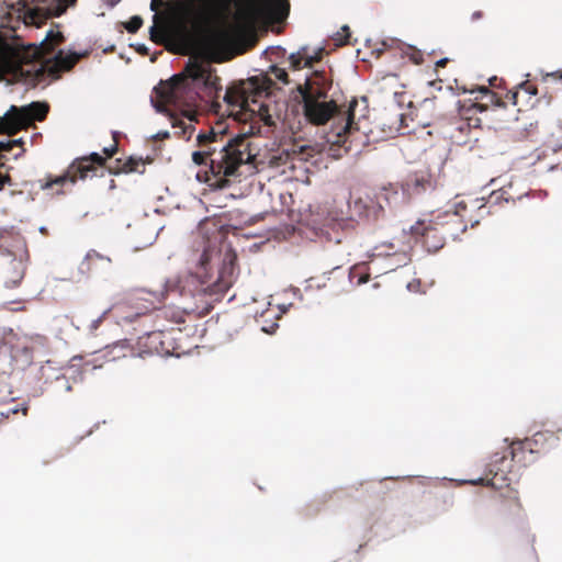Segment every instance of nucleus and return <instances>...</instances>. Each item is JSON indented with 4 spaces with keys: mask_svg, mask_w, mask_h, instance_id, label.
<instances>
[{
    "mask_svg": "<svg viewBox=\"0 0 562 562\" xmlns=\"http://www.w3.org/2000/svg\"><path fill=\"white\" fill-rule=\"evenodd\" d=\"M502 200H504L505 202H514L515 200L513 199V196H510L508 194V192L504 189L499 190V191H496V192H493L490 196V202L491 203H498L501 202Z\"/></svg>",
    "mask_w": 562,
    "mask_h": 562,
    "instance_id": "bb28decb",
    "label": "nucleus"
},
{
    "mask_svg": "<svg viewBox=\"0 0 562 562\" xmlns=\"http://www.w3.org/2000/svg\"><path fill=\"white\" fill-rule=\"evenodd\" d=\"M368 280H369V274H366V273L364 274H360L357 283L358 284H362V283L368 282Z\"/></svg>",
    "mask_w": 562,
    "mask_h": 562,
    "instance_id": "4c0bfd02",
    "label": "nucleus"
},
{
    "mask_svg": "<svg viewBox=\"0 0 562 562\" xmlns=\"http://www.w3.org/2000/svg\"><path fill=\"white\" fill-rule=\"evenodd\" d=\"M327 221H328V225L331 226L334 229L336 227H339L342 231H345L346 228L352 226V221L349 217H344V216L333 217V216H330L327 218Z\"/></svg>",
    "mask_w": 562,
    "mask_h": 562,
    "instance_id": "5701e85b",
    "label": "nucleus"
},
{
    "mask_svg": "<svg viewBox=\"0 0 562 562\" xmlns=\"http://www.w3.org/2000/svg\"><path fill=\"white\" fill-rule=\"evenodd\" d=\"M181 334V329H169V330H157L151 331L147 335L146 339L149 344L151 350H155L158 353H176L179 355L181 352L180 347L169 348L170 340H177V335Z\"/></svg>",
    "mask_w": 562,
    "mask_h": 562,
    "instance_id": "dca6fc26",
    "label": "nucleus"
},
{
    "mask_svg": "<svg viewBox=\"0 0 562 562\" xmlns=\"http://www.w3.org/2000/svg\"><path fill=\"white\" fill-rule=\"evenodd\" d=\"M48 110L49 106L46 103L32 102L26 108H18V113L27 119V122L25 123V127H27L34 120L43 121L46 117Z\"/></svg>",
    "mask_w": 562,
    "mask_h": 562,
    "instance_id": "6ab92c4d",
    "label": "nucleus"
},
{
    "mask_svg": "<svg viewBox=\"0 0 562 562\" xmlns=\"http://www.w3.org/2000/svg\"><path fill=\"white\" fill-rule=\"evenodd\" d=\"M143 25V19L139 15L132 16L125 24L128 33H136Z\"/></svg>",
    "mask_w": 562,
    "mask_h": 562,
    "instance_id": "a878e982",
    "label": "nucleus"
},
{
    "mask_svg": "<svg viewBox=\"0 0 562 562\" xmlns=\"http://www.w3.org/2000/svg\"><path fill=\"white\" fill-rule=\"evenodd\" d=\"M518 95H519V91H508L507 94H506V98L514 104V105H517L518 104Z\"/></svg>",
    "mask_w": 562,
    "mask_h": 562,
    "instance_id": "473e14b6",
    "label": "nucleus"
},
{
    "mask_svg": "<svg viewBox=\"0 0 562 562\" xmlns=\"http://www.w3.org/2000/svg\"><path fill=\"white\" fill-rule=\"evenodd\" d=\"M192 161L198 165H209L207 151H201L200 149L192 153Z\"/></svg>",
    "mask_w": 562,
    "mask_h": 562,
    "instance_id": "cd10ccee",
    "label": "nucleus"
},
{
    "mask_svg": "<svg viewBox=\"0 0 562 562\" xmlns=\"http://www.w3.org/2000/svg\"><path fill=\"white\" fill-rule=\"evenodd\" d=\"M356 276L357 268L351 269L350 273L346 276V272L340 267H336L321 277L311 278L308 281L312 288H327L331 293L338 294L346 291V284L351 283Z\"/></svg>",
    "mask_w": 562,
    "mask_h": 562,
    "instance_id": "f8f14e48",
    "label": "nucleus"
},
{
    "mask_svg": "<svg viewBox=\"0 0 562 562\" xmlns=\"http://www.w3.org/2000/svg\"><path fill=\"white\" fill-rule=\"evenodd\" d=\"M77 0H19L18 11L26 25L41 26L49 16H60Z\"/></svg>",
    "mask_w": 562,
    "mask_h": 562,
    "instance_id": "9b49d317",
    "label": "nucleus"
},
{
    "mask_svg": "<svg viewBox=\"0 0 562 562\" xmlns=\"http://www.w3.org/2000/svg\"><path fill=\"white\" fill-rule=\"evenodd\" d=\"M407 259V256L405 254H402V260L405 261Z\"/></svg>",
    "mask_w": 562,
    "mask_h": 562,
    "instance_id": "a18cd8bd",
    "label": "nucleus"
},
{
    "mask_svg": "<svg viewBox=\"0 0 562 562\" xmlns=\"http://www.w3.org/2000/svg\"><path fill=\"white\" fill-rule=\"evenodd\" d=\"M274 82L268 74H260L246 80H240L226 89L224 101L232 108L238 109L245 120L262 122L266 126H276L268 98Z\"/></svg>",
    "mask_w": 562,
    "mask_h": 562,
    "instance_id": "39448f33",
    "label": "nucleus"
},
{
    "mask_svg": "<svg viewBox=\"0 0 562 562\" xmlns=\"http://www.w3.org/2000/svg\"><path fill=\"white\" fill-rule=\"evenodd\" d=\"M269 74L278 81L283 85H288L290 82L289 75L284 68L278 66H271Z\"/></svg>",
    "mask_w": 562,
    "mask_h": 562,
    "instance_id": "b1692460",
    "label": "nucleus"
},
{
    "mask_svg": "<svg viewBox=\"0 0 562 562\" xmlns=\"http://www.w3.org/2000/svg\"><path fill=\"white\" fill-rule=\"evenodd\" d=\"M448 63V58H442L436 63V67H445Z\"/></svg>",
    "mask_w": 562,
    "mask_h": 562,
    "instance_id": "a19ab883",
    "label": "nucleus"
},
{
    "mask_svg": "<svg viewBox=\"0 0 562 562\" xmlns=\"http://www.w3.org/2000/svg\"><path fill=\"white\" fill-rule=\"evenodd\" d=\"M210 261V254L204 250L200 258V269L204 276L198 273H186L168 278L160 290H140L139 300L146 301L150 306L146 311L155 310L162 305L170 294H177L182 299V314L176 318V323H184L183 316L194 315L203 317L207 315L212 308V295L224 294L229 289V283L218 278L211 283L207 278L206 266Z\"/></svg>",
    "mask_w": 562,
    "mask_h": 562,
    "instance_id": "7ed1b4c3",
    "label": "nucleus"
},
{
    "mask_svg": "<svg viewBox=\"0 0 562 562\" xmlns=\"http://www.w3.org/2000/svg\"><path fill=\"white\" fill-rule=\"evenodd\" d=\"M10 180L9 176H1L0 175V190L4 187V183Z\"/></svg>",
    "mask_w": 562,
    "mask_h": 562,
    "instance_id": "ea45409f",
    "label": "nucleus"
},
{
    "mask_svg": "<svg viewBox=\"0 0 562 562\" xmlns=\"http://www.w3.org/2000/svg\"><path fill=\"white\" fill-rule=\"evenodd\" d=\"M412 59L415 64H420L423 61L422 54L419 52L413 54Z\"/></svg>",
    "mask_w": 562,
    "mask_h": 562,
    "instance_id": "e433bc0d",
    "label": "nucleus"
},
{
    "mask_svg": "<svg viewBox=\"0 0 562 562\" xmlns=\"http://www.w3.org/2000/svg\"><path fill=\"white\" fill-rule=\"evenodd\" d=\"M324 49L321 48L315 55L310 56L307 54V48L302 47L299 52L292 53L289 56V64L291 69L300 70L304 67H312L315 63H318L322 59Z\"/></svg>",
    "mask_w": 562,
    "mask_h": 562,
    "instance_id": "a211bd4d",
    "label": "nucleus"
},
{
    "mask_svg": "<svg viewBox=\"0 0 562 562\" xmlns=\"http://www.w3.org/2000/svg\"><path fill=\"white\" fill-rule=\"evenodd\" d=\"M87 260L90 261V262H93V261H97V260H105L108 263L111 261L109 258H105V257L101 256L100 254H98L94 250L88 252Z\"/></svg>",
    "mask_w": 562,
    "mask_h": 562,
    "instance_id": "7c9ffc66",
    "label": "nucleus"
},
{
    "mask_svg": "<svg viewBox=\"0 0 562 562\" xmlns=\"http://www.w3.org/2000/svg\"><path fill=\"white\" fill-rule=\"evenodd\" d=\"M333 79L325 70H314L306 77L304 83L296 87L299 92V105L306 122L319 126L334 120V125L328 133V140L335 145L345 146L348 138L359 131L355 121L357 99H352L347 109L342 110L334 99H328Z\"/></svg>",
    "mask_w": 562,
    "mask_h": 562,
    "instance_id": "f03ea898",
    "label": "nucleus"
},
{
    "mask_svg": "<svg viewBox=\"0 0 562 562\" xmlns=\"http://www.w3.org/2000/svg\"><path fill=\"white\" fill-rule=\"evenodd\" d=\"M518 88L522 91H525L529 97H533V95H537L538 93V89L537 87L531 83L530 81H524L521 82Z\"/></svg>",
    "mask_w": 562,
    "mask_h": 562,
    "instance_id": "c85d7f7f",
    "label": "nucleus"
},
{
    "mask_svg": "<svg viewBox=\"0 0 562 562\" xmlns=\"http://www.w3.org/2000/svg\"><path fill=\"white\" fill-rule=\"evenodd\" d=\"M59 380H63V381H65V382H66V389H67V391H70V390H71V385L68 383V381L66 380V378H65V376H61V378H59V376H58V378H57V381H59Z\"/></svg>",
    "mask_w": 562,
    "mask_h": 562,
    "instance_id": "79ce46f5",
    "label": "nucleus"
},
{
    "mask_svg": "<svg viewBox=\"0 0 562 562\" xmlns=\"http://www.w3.org/2000/svg\"><path fill=\"white\" fill-rule=\"evenodd\" d=\"M26 122L27 119L18 113V106L12 105L3 116H0V134L15 135L25 128Z\"/></svg>",
    "mask_w": 562,
    "mask_h": 562,
    "instance_id": "f3484780",
    "label": "nucleus"
},
{
    "mask_svg": "<svg viewBox=\"0 0 562 562\" xmlns=\"http://www.w3.org/2000/svg\"><path fill=\"white\" fill-rule=\"evenodd\" d=\"M196 144L201 151H207L212 176L207 181L211 187L217 189L228 187L231 178L240 177V168L251 164L256 158L251 153L250 138L245 134L226 138L224 134L210 130L198 134Z\"/></svg>",
    "mask_w": 562,
    "mask_h": 562,
    "instance_id": "20e7f679",
    "label": "nucleus"
},
{
    "mask_svg": "<svg viewBox=\"0 0 562 562\" xmlns=\"http://www.w3.org/2000/svg\"><path fill=\"white\" fill-rule=\"evenodd\" d=\"M154 92L155 99L151 102L158 112H166L168 106L179 110L192 108L200 99L196 82L186 72V68L170 80L160 81Z\"/></svg>",
    "mask_w": 562,
    "mask_h": 562,
    "instance_id": "0eeeda50",
    "label": "nucleus"
},
{
    "mask_svg": "<svg viewBox=\"0 0 562 562\" xmlns=\"http://www.w3.org/2000/svg\"><path fill=\"white\" fill-rule=\"evenodd\" d=\"M510 483L498 488L501 492L494 497V510L503 517L516 516L522 510L518 491L512 488Z\"/></svg>",
    "mask_w": 562,
    "mask_h": 562,
    "instance_id": "ddd939ff",
    "label": "nucleus"
},
{
    "mask_svg": "<svg viewBox=\"0 0 562 562\" xmlns=\"http://www.w3.org/2000/svg\"><path fill=\"white\" fill-rule=\"evenodd\" d=\"M482 16H483V12L482 11H475V12L472 13L471 19H472V21H476V20L481 19Z\"/></svg>",
    "mask_w": 562,
    "mask_h": 562,
    "instance_id": "58836bf2",
    "label": "nucleus"
},
{
    "mask_svg": "<svg viewBox=\"0 0 562 562\" xmlns=\"http://www.w3.org/2000/svg\"><path fill=\"white\" fill-rule=\"evenodd\" d=\"M117 151V143L115 142L110 148H104L105 157L97 153L89 156L77 158L67 168L66 172L54 179L47 180L42 186L43 189L52 188L54 184L64 186L66 182L76 183L77 180H85L88 177L97 176V171L105 165L108 158L113 157Z\"/></svg>",
    "mask_w": 562,
    "mask_h": 562,
    "instance_id": "9d476101",
    "label": "nucleus"
},
{
    "mask_svg": "<svg viewBox=\"0 0 562 562\" xmlns=\"http://www.w3.org/2000/svg\"><path fill=\"white\" fill-rule=\"evenodd\" d=\"M402 188L408 195H420L437 188V179L429 169L417 170L406 177Z\"/></svg>",
    "mask_w": 562,
    "mask_h": 562,
    "instance_id": "4468645a",
    "label": "nucleus"
},
{
    "mask_svg": "<svg viewBox=\"0 0 562 562\" xmlns=\"http://www.w3.org/2000/svg\"><path fill=\"white\" fill-rule=\"evenodd\" d=\"M467 204H454V211L439 213L429 220H419L411 227V234L428 252L443 248L447 239H457L467 231Z\"/></svg>",
    "mask_w": 562,
    "mask_h": 562,
    "instance_id": "423d86ee",
    "label": "nucleus"
},
{
    "mask_svg": "<svg viewBox=\"0 0 562 562\" xmlns=\"http://www.w3.org/2000/svg\"><path fill=\"white\" fill-rule=\"evenodd\" d=\"M154 24L149 29L150 40L155 43H161L165 29L168 23V14L167 13H157L153 15Z\"/></svg>",
    "mask_w": 562,
    "mask_h": 562,
    "instance_id": "4be33fe9",
    "label": "nucleus"
},
{
    "mask_svg": "<svg viewBox=\"0 0 562 562\" xmlns=\"http://www.w3.org/2000/svg\"><path fill=\"white\" fill-rule=\"evenodd\" d=\"M350 37V29L348 25H344L340 31H338L335 36L334 41L337 46H342L348 43V40Z\"/></svg>",
    "mask_w": 562,
    "mask_h": 562,
    "instance_id": "393cba45",
    "label": "nucleus"
},
{
    "mask_svg": "<svg viewBox=\"0 0 562 562\" xmlns=\"http://www.w3.org/2000/svg\"><path fill=\"white\" fill-rule=\"evenodd\" d=\"M477 91L481 94L480 99L484 100V102H477L474 104V106L477 108L481 112L486 111L490 106H505V102L502 100V98L496 92L490 90L487 87H479Z\"/></svg>",
    "mask_w": 562,
    "mask_h": 562,
    "instance_id": "aec40b11",
    "label": "nucleus"
},
{
    "mask_svg": "<svg viewBox=\"0 0 562 562\" xmlns=\"http://www.w3.org/2000/svg\"><path fill=\"white\" fill-rule=\"evenodd\" d=\"M64 42L59 31L49 30L40 45L23 44L12 32L0 31V81L36 87L46 77L57 79L61 71L70 70L79 60L76 53L64 55L59 50L47 58Z\"/></svg>",
    "mask_w": 562,
    "mask_h": 562,
    "instance_id": "f257e3e1",
    "label": "nucleus"
},
{
    "mask_svg": "<svg viewBox=\"0 0 562 562\" xmlns=\"http://www.w3.org/2000/svg\"><path fill=\"white\" fill-rule=\"evenodd\" d=\"M434 103V100L432 99H425L424 100V104L427 105V104H432Z\"/></svg>",
    "mask_w": 562,
    "mask_h": 562,
    "instance_id": "37998d69",
    "label": "nucleus"
},
{
    "mask_svg": "<svg viewBox=\"0 0 562 562\" xmlns=\"http://www.w3.org/2000/svg\"><path fill=\"white\" fill-rule=\"evenodd\" d=\"M167 2L165 0H151L150 1V10L155 12V14L157 13H161L159 10L164 7H167ZM162 13H167L168 14V18L170 16V12H169V9L164 11Z\"/></svg>",
    "mask_w": 562,
    "mask_h": 562,
    "instance_id": "c756f323",
    "label": "nucleus"
},
{
    "mask_svg": "<svg viewBox=\"0 0 562 562\" xmlns=\"http://www.w3.org/2000/svg\"><path fill=\"white\" fill-rule=\"evenodd\" d=\"M21 140H9L7 143L0 142V151H10L13 146L19 145Z\"/></svg>",
    "mask_w": 562,
    "mask_h": 562,
    "instance_id": "2f4dec72",
    "label": "nucleus"
},
{
    "mask_svg": "<svg viewBox=\"0 0 562 562\" xmlns=\"http://www.w3.org/2000/svg\"><path fill=\"white\" fill-rule=\"evenodd\" d=\"M335 241L339 244L341 241V238L339 236L335 237Z\"/></svg>",
    "mask_w": 562,
    "mask_h": 562,
    "instance_id": "c03bdc74",
    "label": "nucleus"
},
{
    "mask_svg": "<svg viewBox=\"0 0 562 562\" xmlns=\"http://www.w3.org/2000/svg\"><path fill=\"white\" fill-rule=\"evenodd\" d=\"M146 312H143V314H145ZM142 315V313H135V314H132V315H128V316H125L124 317V321L128 322V323H133L137 317H139Z\"/></svg>",
    "mask_w": 562,
    "mask_h": 562,
    "instance_id": "c9c22d12",
    "label": "nucleus"
},
{
    "mask_svg": "<svg viewBox=\"0 0 562 562\" xmlns=\"http://www.w3.org/2000/svg\"><path fill=\"white\" fill-rule=\"evenodd\" d=\"M210 56H211V59L215 63H222V61L226 60V58L220 56V53H217V52H211Z\"/></svg>",
    "mask_w": 562,
    "mask_h": 562,
    "instance_id": "f704fd0d",
    "label": "nucleus"
},
{
    "mask_svg": "<svg viewBox=\"0 0 562 562\" xmlns=\"http://www.w3.org/2000/svg\"><path fill=\"white\" fill-rule=\"evenodd\" d=\"M102 319H103V316H100L99 318L91 322V324L89 326L91 334L95 333V330L99 328L100 324L102 323Z\"/></svg>",
    "mask_w": 562,
    "mask_h": 562,
    "instance_id": "72a5a7b5",
    "label": "nucleus"
},
{
    "mask_svg": "<svg viewBox=\"0 0 562 562\" xmlns=\"http://www.w3.org/2000/svg\"><path fill=\"white\" fill-rule=\"evenodd\" d=\"M235 21L241 32L252 31L261 15L280 23L290 12L288 0H235Z\"/></svg>",
    "mask_w": 562,
    "mask_h": 562,
    "instance_id": "1a4fd4ad",
    "label": "nucleus"
},
{
    "mask_svg": "<svg viewBox=\"0 0 562 562\" xmlns=\"http://www.w3.org/2000/svg\"><path fill=\"white\" fill-rule=\"evenodd\" d=\"M145 162L142 158L130 157L125 161L117 159L114 167H110L109 170L112 173H130V172H144Z\"/></svg>",
    "mask_w": 562,
    "mask_h": 562,
    "instance_id": "412c9836",
    "label": "nucleus"
},
{
    "mask_svg": "<svg viewBox=\"0 0 562 562\" xmlns=\"http://www.w3.org/2000/svg\"><path fill=\"white\" fill-rule=\"evenodd\" d=\"M186 72L195 80L198 88L204 86L210 89H218L220 77L213 74V70L203 63L190 59L186 66Z\"/></svg>",
    "mask_w": 562,
    "mask_h": 562,
    "instance_id": "2eb2a0df",
    "label": "nucleus"
},
{
    "mask_svg": "<svg viewBox=\"0 0 562 562\" xmlns=\"http://www.w3.org/2000/svg\"><path fill=\"white\" fill-rule=\"evenodd\" d=\"M537 439H525L522 441L513 442L509 447L510 459L506 456L496 458L491 464L488 473L491 477H481L474 484L490 485L494 488H502L508 482H513V463L519 467H526L535 461L533 445Z\"/></svg>",
    "mask_w": 562,
    "mask_h": 562,
    "instance_id": "6e6552de",
    "label": "nucleus"
}]
</instances>
